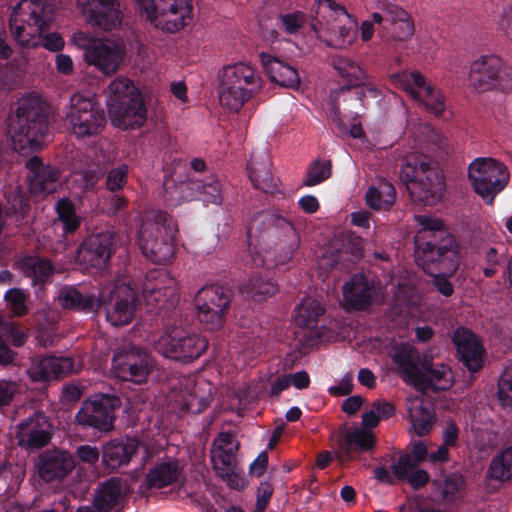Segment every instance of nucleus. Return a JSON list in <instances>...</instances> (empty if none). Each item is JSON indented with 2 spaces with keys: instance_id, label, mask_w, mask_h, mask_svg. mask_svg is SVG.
<instances>
[{
  "instance_id": "obj_1",
  "label": "nucleus",
  "mask_w": 512,
  "mask_h": 512,
  "mask_svg": "<svg viewBox=\"0 0 512 512\" xmlns=\"http://www.w3.org/2000/svg\"><path fill=\"white\" fill-rule=\"evenodd\" d=\"M288 243V259L298 250L300 237L291 220L275 212L258 213L247 227L248 254L244 260L246 266H263L266 255L280 242Z\"/></svg>"
},
{
  "instance_id": "obj_2",
  "label": "nucleus",
  "mask_w": 512,
  "mask_h": 512,
  "mask_svg": "<svg viewBox=\"0 0 512 512\" xmlns=\"http://www.w3.org/2000/svg\"><path fill=\"white\" fill-rule=\"evenodd\" d=\"M51 14V5L43 0H21L9 19L15 41L25 48L42 46L51 52L61 51L65 41L60 34L53 32L43 35L50 28Z\"/></svg>"
},
{
  "instance_id": "obj_3",
  "label": "nucleus",
  "mask_w": 512,
  "mask_h": 512,
  "mask_svg": "<svg viewBox=\"0 0 512 512\" xmlns=\"http://www.w3.org/2000/svg\"><path fill=\"white\" fill-rule=\"evenodd\" d=\"M419 223L430 239L416 242L417 262H437L445 274L456 273L460 264V250L456 239L446 231L442 220L421 216Z\"/></svg>"
},
{
  "instance_id": "obj_4",
  "label": "nucleus",
  "mask_w": 512,
  "mask_h": 512,
  "mask_svg": "<svg viewBox=\"0 0 512 512\" xmlns=\"http://www.w3.org/2000/svg\"><path fill=\"white\" fill-rule=\"evenodd\" d=\"M219 79V102L234 113L239 112L263 86V80L256 68L244 62L223 67Z\"/></svg>"
},
{
  "instance_id": "obj_5",
  "label": "nucleus",
  "mask_w": 512,
  "mask_h": 512,
  "mask_svg": "<svg viewBox=\"0 0 512 512\" xmlns=\"http://www.w3.org/2000/svg\"><path fill=\"white\" fill-rule=\"evenodd\" d=\"M108 89L107 105L112 124L122 130L143 126L147 120V108L134 83L126 77H118Z\"/></svg>"
},
{
  "instance_id": "obj_6",
  "label": "nucleus",
  "mask_w": 512,
  "mask_h": 512,
  "mask_svg": "<svg viewBox=\"0 0 512 512\" xmlns=\"http://www.w3.org/2000/svg\"><path fill=\"white\" fill-rule=\"evenodd\" d=\"M400 176L413 201L426 206L441 201L445 190L443 176L424 157H407Z\"/></svg>"
},
{
  "instance_id": "obj_7",
  "label": "nucleus",
  "mask_w": 512,
  "mask_h": 512,
  "mask_svg": "<svg viewBox=\"0 0 512 512\" xmlns=\"http://www.w3.org/2000/svg\"><path fill=\"white\" fill-rule=\"evenodd\" d=\"M9 131L19 141L37 149L48 131V113L45 102L37 94L22 97L10 118Z\"/></svg>"
},
{
  "instance_id": "obj_8",
  "label": "nucleus",
  "mask_w": 512,
  "mask_h": 512,
  "mask_svg": "<svg viewBox=\"0 0 512 512\" xmlns=\"http://www.w3.org/2000/svg\"><path fill=\"white\" fill-rule=\"evenodd\" d=\"M333 67L345 82L330 93L331 113L335 118L340 117V98L348 95L357 104L362 97L376 98L380 95V91L375 86L366 84L367 73L356 61L344 56L335 57Z\"/></svg>"
},
{
  "instance_id": "obj_9",
  "label": "nucleus",
  "mask_w": 512,
  "mask_h": 512,
  "mask_svg": "<svg viewBox=\"0 0 512 512\" xmlns=\"http://www.w3.org/2000/svg\"><path fill=\"white\" fill-rule=\"evenodd\" d=\"M174 222L166 212H159L154 223H142L138 246L151 262L165 264L174 256Z\"/></svg>"
},
{
  "instance_id": "obj_10",
  "label": "nucleus",
  "mask_w": 512,
  "mask_h": 512,
  "mask_svg": "<svg viewBox=\"0 0 512 512\" xmlns=\"http://www.w3.org/2000/svg\"><path fill=\"white\" fill-rule=\"evenodd\" d=\"M468 179L475 193L490 205L508 185L510 172L508 167L497 159L478 157L469 164Z\"/></svg>"
},
{
  "instance_id": "obj_11",
  "label": "nucleus",
  "mask_w": 512,
  "mask_h": 512,
  "mask_svg": "<svg viewBox=\"0 0 512 512\" xmlns=\"http://www.w3.org/2000/svg\"><path fill=\"white\" fill-rule=\"evenodd\" d=\"M157 29L175 33L192 20V0H134Z\"/></svg>"
},
{
  "instance_id": "obj_12",
  "label": "nucleus",
  "mask_w": 512,
  "mask_h": 512,
  "mask_svg": "<svg viewBox=\"0 0 512 512\" xmlns=\"http://www.w3.org/2000/svg\"><path fill=\"white\" fill-rule=\"evenodd\" d=\"M340 13L346 14L345 8L333 0H316L311 8V28L316 33H327L320 38L330 47L342 49L353 43L356 32L351 27L337 25L332 21Z\"/></svg>"
},
{
  "instance_id": "obj_13",
  "label": "nucleus",
  "mask_w": 512,
  "mask_h": 512,
  "mask_svg": "<svg viewBox=\"0 0 512 512\" xmlns=\"http://www.w3.org/2000/svg\"><path fill=\"white\" fill-rule=\"evenodd\" d=\"M120 406L121 399L115 394H94L81 403L75 415L76 424L84 430L109 433L115 427V413Z\"/></svg>"
},
{
  "instance_id": "obj_14",
  "label": "nucleus",
  "mask_w": 512,
  "mask_h": 512,
  "mask_svg": "<svg viewBox=\"0 0 512 512\" xmlns=\"http://www.w3.org/2000/svg\"><path fill=\"white\" fill-rule=\"evenodd\" d=\"M65 124L77 138L85 139L101 133L106 124V116L104 110L92 99L75 93L66 107Z\"/></svg>"
},
{
  "instance_id": "obj_15",
  "label": "nucleus",
  "mask_w": 512,
  "mask_h": 512,
  "mask_svg": "<svg viewBox=\"0 0 512 512\" xmlns=\"http://www.w3.org/2000/svg\"><path fill=\"white\" fill-rule=\"evenodd\" d=\"M208 340L179 327H170L155 343V349L166 358L190 363L200 358L208 348Z\"/></svg>"
},
{
  "instance_id": "obj_16",
  "label": "nucleus",
  "mask_w": 512,
  "mask_h": 512,
  "mask_svg": "<svg viewBox=\"0 0 512 512\" xmlns=\"http://www.w3.org/2000/svg\"><path fill=\"white\" fill-rule=\"evenodd\" d=\"M155 367L156 361L148 351L136 345L119 347L112 357L115 377L136 385L147 383Z\"/></svg>"
},
{
  "instance_id": "obj_17",
  "label": "nucleus",
  "mask_w": 512,
  "mask_h": 512,
  "mask_svg": "<svg viewBox=\"0 0 512 512\" xmlns=\"http://www.w3.org/2000/svg\"><path fill=\"white\" fill-rule=\"evenodd\" d=\"M232 296L231 289L221 285H207L197 292L194 298L197 318L206 329L213 331L222 327Z\"/></svg>"
},
{
  "instance_id": "obj_18",
  "label": "nucleus",
  "mask_w": 512,
  "mask_h": 512,
  "mask_svg": "<svg viewBox=\"0 0 512 512\" xmlns=\"http://www.w3.org/2000/svg\"><path fill=\"white\" fill-rule=\"evenodd\" d=\"M75 44L81 48L84 61L106 75L117 71L122 61V51L114 43L87 37L83 32L73 36Z\"/></svg>"
},
{
  "instance_id": "obj_19",
  "label": "nucleus",
  "mask_w": 512,
  "mask_h": 512,
  "mask_svg": "<svg viewBox=\"0 0 512 512\" xmlns=\"http://www.w3.org/2000/svg\"><path fill=\"white\" fill-rule=\"evenodd\" d=\"M137 300V291L130 284L116 282L107 296L101 295L107 321L115 327L129 324L134 318Z\"/></svg>"
},
{
  "instance_id": "obj_20",
  "label": "nucleus",
  "mask_w": 512,
  "mask_h": 512,
  "mask_svg": "<svg viewBox=\"0 0 512 512\" xmlns=\"http://www.w3.org/2000/svg\"><path fill=\"white\" fill-rule=\"evenodd\" d=\"M372 19L379 25V33L387 40L404 41L414 33V24L408 13L398 5L379 3L378 11L372 14Z\"/></svg>"
},
{
  "instance_id": "obj_21",
  "label": "nucleus",
  "mask_w": 512,
  "mask_h": 512,
  "mask_svg": "<svg viewBox=\"0 0 512 512\" xmlns=\"http://www.w3.org/2000/svg\"><path fill=\"white\" fill-rule=\"evenodd\" d=\"M395 79L404 91L415 100L423 103L428 112L435 116L442 115L446 108L444 96L440 91H436L432 85L427 83L420 72L399 73L395 75Z\"/></svg>"
},
{
  "instance_id": "obj_22",
  "label": "nucleus",
  "mask_w": 512,
  "mask_h": 512,
  "mask_svg": "<svg viewBox=\"0 0 512 512\" xmlns=\"http://www.w3.org/2000/svg\"><path fill=\"white\" fill-rule=\"evenodd\" d=\"M143 296L147 305L160 315L174 310L179 302L176 281L166 272H159L155 279L145 281Z\"/></svg>"
},
{
  "instance_id": "obj_23",
  "label": "nucleus",
  "mask_w": 512,
  "mask_h": 512,
  "mask_svg": "<svg viewBox=\"0 0 512 512\" xmlns=\"http://www.w3.org/2000/svg\"><path fill=\"white\" fill-rule=\"evenodd\" d=\"M115 251V233L103 231L89 236L79 247L78 260L91 268L104 270Z\"/></svg>"
},
{
  "instance_id": "obj_24",
  "label": "nucleus",
  "mask_w": 512,
  "mask_h": 512,
  "mask_svg": "<svg viewBox=\"0 0 512 512\" xmlns=\"http://www.w3.org/2000/svg\"><path fill=\"white\" fill-rule=\"evenodd\" d=\"M344 309L365 311L374 305L379 297L375 281L362 273L354 274L343 285Z\"/></svg>"
},
{
  "instance_id": "obj_25",
  "label": "nucleus",
  "mask_w": 512,
  "mask_h": 512,
  "mask_svg": "<svg viewBox=\"0 0 512 512\" xmlns=\"http://www.w3.org/2000/svg\"><path fill=\"white\" fill-rule=\"evenodd\" d=\"M51 438L52 425L43 412L34 413L18 425V445L28 451L45 447Z\"/></svg>"
},
{
  "instance_id": "obj_26",
  "label": "nucleus",
  "mask_w": 512,
  "mask_h": 512,
  "mask_svg": "<svg viewBox=\"0 0 512 512\" xmlns=\"http://www.w3.org/2000/svg\"><path fill=\"white\" fill-rule=\"evenodd\" d=\"M271 166L267 149L253 151L247 164L249 179L254 188L274 195L277 199H285L286 193L278 188Z\"/></svg>"
},
{
  "instance_id": "obj_27",
  "label": "nucleus",
  "mask_w": 512,
  "mask_h": 512,
  "mask_svg": "<svg viewBox=\"0 0 512 512\" xmlns=\"http://www.w3.org/2000/svg\"><path fill=\"white\" fill-rule=\"evenodd\" d=\"M375 441L372 432L344 424L336 434L337 456L342 460L355 459L360 454L371 451Z\"/></svg>"
},
{
  "instance_id": "obj_28",
  "label": "nucleus",
  "mask_w": 512,
  "mask_h": 512,
  "mask_svg": "<svg viewBox=\"0 0 512 512\" xmlns=\"http://www.w3.org/2000/svg\"><path fill=\"white\" fill-rule=\"evenodd\" d=\"M397 367V373L407 384L415 387L417 381H422V372L425 371L427 357L409 343L396 344L390 355Z\"/></svg>"
},
{
  "instance_id": "obj_29",
  "label": "nucleus",
  "mask_w": 512,
  "mask_h": 512,
  "mask_svg": "<svg viewBox=\"0 0 512 512\" xmlns=\"http://www.w3.org/2000/svg\"><path fill=\"white\" fill-rule=\"evenodd\" d=\"M459 360L471 372H479L484 366L485 349L481 340L468 328L458 327L452 335Z\"/></svg>"
},
{
  "instance_id": "obj_30",
  "label": "nucleus",
  "mask_w": 512,
  "mask_h": 512,
  "mask_svg": "<svg viewBox=\"0 0 512 512\" xmlns=\"http://www.w3.org/2000/svg\"><path fill=\"white\" fill-rule=\"evenodd\" d=\"M139 446V440L129 436L114 438L106 442L102 447L101 454L104 469L113 473L129 465Z\"/></svg>"
},
{
  "instance_id": "obj_31",
  "label": "nucleus",
  "mask_w": 512,
  "mask_h": 512,
  "mask_svg": "<svg viewBox=\"0 0 512 512\" xmlns=\"http://www.w3.org/2000/svg\"><path fill=\"white\" fill-rule=\"evenodd\" d=\"M37 468L40 478L45 482L62 480L74 468V460L67 451L54 448L39 455Z\"/></svg>"
},
{
  "instance_id": "obj_32",
  "label": "nucleus",
  "mask_w": 512,
  "mask_h": 512,
  "mask_svg": "<svg viewBox=\"0 0 512 512\" xmlns=\"http://www.w3.org/2000/svg\"><path fill=\"white\" fill-rule=\"evenodd\" d=\"M502 60L495 55H483L470 66L469 82L478 91H487L499 84Z\"/></svg>"
},
{
  "instance_id": "obj_33",
  "label": "nucleus",
  "mask_w": 512,
  "mask_h": 512,
  "mask_svg": "<svg viewBox=\"0 0 512 512\" xmlns=\"http://www.w3.org/2000/svg\"><path fill=\"white\" fill-rule=\"evenodd\" d=\"M184 479V471L179 461L177 459H168L157 462L149 468L140 488L160 490L183 483Z\"/></svg>"
},
{
  "instance_id": "obj_34",
  "label": "nucleus",
  "mask_w": 512,
  "mask_h": 512,
  "mask_svg": "<svg viewBox=\"0 0 512 512\" xmlns=\"http://www.w3.org/2000/svg\"><path fill=\"white\" fill-rule=\"evenodd\" d=\"M181 194L182 199H199L206 203L219 205L222 203V189L218 178L211 174L205 179L192 177L188 182L182 183L176 187Z\"/></svg>"
},
{
  "instance_id": "obj_35",
  "label": "nucleus",
  "mask_w": 512,
  "mask_h": 512,
  "mask_svg": "<svg viewBox=\"0 0 512 512\" xmlns=\"http://www.w3.org/2000/svg\"><path fill=\"white\" fill-rule=\"evenodd\" d=\"M26 167L29 169L28 180L31 193L48 195L57 190L60 176L58 169L44 165L37 156L31 157L27 161Z\"/></svg>"
},
{
  "instance_id": "obj_36",
  "label": "nucleus",
  "mask_w": 512,
  "mask_h": 512,
  "mask_svg": "<svg viewBox=\"0 0 512 512\" xmlns=\"http://www.w3.org/2000/svg\"><path fill=\"white\" fill-rule=\"evenodd\" d=\"M74 370V360L69 357L46 356L32 362L28 375L33 382H49Z\"/></svg>"
},
{
  "instance_id": "obj_37",
  "label": "nucleus",
  "mask_w": 512,
  "mask_h": 512,
  "mask_svg": "<svg viewBox=\"0 0 512 512\" xmlns=\"http://www.w3.org/2000/svg\"><path fill=\"white\" fill-rule=\"evenodd\" d=\"M86 14L92 26L111 31L121 21L120 3L118 0H88Z\"/></svg>"
},
{
  "instance_id": "obj_38",
  "label": "nucleus",
  "mask_w": 512,
  "mask_h": 512,
  "mask_svg": "<svg viewBox=\"0 0 512 512\" xmlns=\"http://www.w3.org/2000/svg\"><path fill=\"white\" fill-rule=\"evenodd\" d=\"M58 298L62 308L84 314L96 313L102 307L101 296L75 286L63 287Z\"/></svg>"
},
{
  "instance_id": "obj_39",
  "label": "nucleus",
  "mask_w": 512,
  "mask_h": 512,
  "mask_svg": "<svg viewBox=\"0 0 512 512\" xmlns=\"http://www.w3.org/2000/svg\"><path fill=\"white\" fill-rule=\"evenodd\" d=\"M261 62L271 82L287 88L299 87L300 76L290 64L267 53L261 54Z\"/></svg>"
},
{
  "instance_id": "obj_40",
  "label": "nucleus",
  "mask_w": 512,
  "mask_h": 512,
  "mask_svg": "<svg viewBox=\"0 0 512 512\" xmlns=\"http://www.w3.org/2000/svg\"><path fill=\"white\" fill-rule=\"evenodd\" d=\"M453 385L452 370L444 364H433L428 358L422 381H417L415 388L419 391H446Z\"/></svg>"
},
{
  "instance_id": "obj_41",
  "label": "nucleus",
  "mask_w": 512,
  "mask_h": 512,
  "mask_svg": "<svg viewBox=\"0 0 512 512\" xmlns=\"http://www.w3.org/2000/svg\"><path fill=\"white\" fill-rule=\"evenodd\" d=\"M408 454L401 455L391 465L396 479L400 482H407L414 490H419L429 482L427 471L418 468Z\"/></svg>"
},
{
  "instance_id": "obj_42",
  "label": "nucleus",
  "mask_w": 512,
  "mask_h": 512,
  "mask_svg": "<svg viewBox=\"0 0 512 512\" xmlns=\"http://www.w3.org/2000/svg\"><path fill=\"white\" fill-rule=\"evenodd\" d=\"M480 267L486 278H493L502 269V279L506 280L505 272L509 271L508 266L512 264V256H509L507 249L503 246H489L483 248L480 253Z\"/></svg>"
},
{
  "instance_id": "obj_43",
  "label": "nucleus",
  "mask_w": 512,
  "mask_h": 512,
  "mask_svg": "<svg viewBox=\"0 0 512 512\" xmlns=\"http://www.w3.org/2000/svg\"><path fill=\"white\" fill-rule=\"evenodd\" d=\"M122 479L111 477L99 484L93 498V507L97 512H111L121 497Z\"/></svg>"
},
{
  "instance_id": "obj_44",
  "label": "nucleus",
  "mask_w": 512,
  "mask_h": 512,
  "mask_svg": "<svg viewBox=\"0 0 512 512\" xmlns=\"http://www.w3.org/2000/svg\"><path fill=\"white\" fill-rule=\"evenodd\" d=\"M278 291V285L271 278L255 274L239 286L240 294L245 298H250L255 302L265 301Z\"/></svg>"
},
{
  "instance_id": "obj_45",
  "label": "nucleus",
  "mask_w": 512,
  "mask_h": 512,
  "mask_svg": "<svg viewBox=\"0 0 512 512\" xmlns=\"http://www.w3.org/2000/svg\"><path fill=\"white\" fill-rule=\"evenodd\" d=\"M18 264L22 273L32 279L33 284L47 283L54 273L52 262L37 255H25L19 259Z\"/></svg>"
},
{
  "instance_id": "obj_46",
  "label": "nucleus",
  "mask_w": 512,
  "mask_h": 512,
  "mask_svg": "<svg viewBox=\"0 0 512 512\" xmlns=\"http://www.w3.org/2000/svg\"><path fill=\"white\" fill-rule=\"evenodd\" d=\"M237 452V445L234 447H216L211 451V462L213 468L217 471L218 475L227 481L230 487L233 485L232 477L235 476V455Z\"/></svg>"
},
{
  "instance_id": "obj_47",
  "label": "nucleus",
  "mask_w": 512,
  "mask_h": 512,
  "mask_svg": "<svg viewBox=\"0 0 512 512\" xmlns=\"http://www.w3.org/2000/svg\"><path fill=\"white\" fill-rule=\"evenodd\" d=\"M408 419L413 431L422 437L431 431L436 422V414L430 406H424L422 403H413L408 408Z\"/></svg>"
},
{
  "instance_id": "obj_48",
  "label": "nucleus",
  "mask_w": 512,
  "mask_h": 512,
  "mask_svg": "<svg viewBox=\"0 0 512 512\" xmlns=\"http://www.w3.org/2000/svg\"><path fill=\"white\" fill-rule=\"evenodd\" d=\"M325 312L321 303L310 297L302 299L296 307L294 321L299 327L315 328Z\"/></svg>"
},
{
  "instance_id": "obj_49",
  "label": "nucleus",
  "mask_w": 512,
  "mask_h": 512,
  "mask_svg": "<svg viewBox=\"0 0 512 512\" xmlns=\"http://www.w3.org/2000/svg\"><path fill=\"white\" fill-rule=\"evenodd\" d=\"M486 475L489 479L501 483L512 480V445L492 458Z\"/></svg>"
},
{
  "instance_id": "obj_50",
  "label": "nucleus",
  "mask_w": 512,
  "mask_h": 512,
  "mask_svg": "<svg viewBox=\"0 0 512 512\" xmlns=\"http://www.w3.org/2000/svg\"><path fill=\"white\" fill-rule=\"evenodd\" d=\"M57 217L63 225V233L65 235L75 233L81 223L82 217L76 213V206L67 197L60 198L55 206Z\"/></svg>"
},
{
  "instance_id": "obj_51",
  "label": "nucleus",
  "mask_w": 512,
  "mask_h": 512,
  "mask_svg": "<svg viewBox=\"0 0 512 512\" xmlns=\"http://www.w3.org/2000/svg\"><path fill=\"white\" fill-rule=\"evenodd\" d=\"M433 484L441 495L442 500L450 503L462 496L465 480L462 475L451 473L442 479L434 480Z\"/></svg>"
},
{
  "instance_id": "obj_52",
  "label": "nucleus",
  "mask_w": 512,
  "mask_h": 512,
  "mask_svg": "<svg viewBox=\"0 0 512 512\" xmlns=\"http://www.w3.org/2000/svg\"><path fill=\"white\" fill-rule=\"evenodd\" d=\"M332 174L330 160H315L307 168L303 186L313 187L329 179Z\"/></svg>"
},
{
  "instance_id": "obj_53",
  "label": "nucleus",
  "mask_w": 512,
  "mask_h": 512,
  "mask_svg": "<svg viewBox=\"0 0 512 512\" xmlns=\"http://www.w3.org/2000/svg\"><path fill=\"white\" fill-rule=\"evenodd\" d=\"M497 399L502 407H512V360L504 366L499 375Z\"/></svg>"
},
{
  "instance_id": "obj_54",
  "label": "nucleus",
  "mask_w": 512,
  "mask_h": 512,
  "mask_svg": "<svg viewBox=\"0 0 512 512\" xmlns=\"http://www.w3.org/2000/svg\"><path fill=\"white\" fill-rule=\"evenodd\" d=\"M129 168L127 164H121L108 171L105 181L106 189L110 193L121 192L128 183Z\"/></svg>"
},
{
  "instance_id": "obj_55",
  "label": "nucleus",
  "mask_w": 512,
  "mask_h": 512,
  "mask_svg": "<svg viewBox=\"0 0 512 512\" xmlns=\"http://www.w3.org/2000/svg\"><path fill=\"white\" fill-rule=\"evenodd\" d=\"M418 264L427 269L433 266L437 271V274L434 276V286L436 287L437 291L445 297H450L453 295L454 286L448 280V278L452 277L455 273L449 275L445 274L437 262H418Z\"/></svg>"
},
{
  "instance_id": "obj_56",
  "label": "nucleus",
  "mask_w": 512,
  "mask_h": 512,
  "mask_svg": "<svg viewBox=\"0 0 512 512\" xmlns=\"http://www.w3.org/2000/svg\"><path fill=\"white\" fill-rule=\"evenodd\" d=\"M4 299L10 305V310L14 316L21 317L28 313L27 295L22 289L11 288L7 290Z\"/></svg>"
},
{
  "instance_id": "obj_57",
  "label": "nucleus",
  "mask_w": 512,
  "mask_h": 512,
  "mask_svg": "<svg viewBox=\"0 0 512 512\" xmlns=\"http://www.w3.org/2000/svg\"><path fill=\"white\" fill-rule=\"evenodd\" d=\"M5 334L12 346L15 348H20L28 340L30 331L28 328L20 325L19 323L10 322L5 326Z\"/></svg>"
},
{
  "instance_id": "obj_58",
  "label": "nucleus",
  "mask_w": 512,
  "mask_h": 512,
  "mask_svg": "<svg viewBox=\"0 0 512 512\" xmlns=\"http://www.w3.org/2000/svg\"><path fill=\"white\" fill-rule=\"evenodd\" d=\"M109 215H120L124 213L127 208L129 201L121 192L111 193L106 199Z\"/></svg>"
},
{
  "instance_id": "obj_59",
  "label": "nucleus",
  "mask_w": 512,
  "mask_h": 512,
  "mask_svg": "<svg viewBox=\"0 0 512 512\" xmlns=\"http://www.w3.org/2000/svg\"><path fill=\"white\" fill-rule=\"evenodd\" d=\"M273 486L271 483L265 481L261 482L257 489V500L255 504L254 512H265L271 497L273 495Z\"/></svg>"
},
{
  "instance_id": "obj_60",
  "label": "nucleus",
  "mask_w": 512,
  "mask_h": 512,
  "mask_svg": "<svg viewBox=\"0 0 512 512\" xmlns=\"http://www.w3.org/2000/svg\"><path fill=\"white\" fill-rule=\"evenodd\" d=\"M280 20L289 34L296 33L304 25V15L300 12L283 14Z\"/></svg>"
},
{
  "instance_id": "obj_61",
  "label": "nucleus",
  "mask_w": 512,
  "mask_h": 512,
  "mask_svg": "<svg viewBox=\"0 0 512 512\" xmlns=\"http://www.w3.org/2000/svg\"><path fill=\"white\" fill-rule=\"evenodd\" d=\"M366 97H362V100L357 104L354 103V100L346 95L343 98H340V117L339 119L335 118L333 114L330 112V115L334 121L341 122L342 121V112H346L351 117L358 116V111L356 110L360 106H364V99ZM329 110L331 111V106L329 105Z\"/></svg>"
},
{
  "instance_id": "obj_62",
  "label": "nucleus",
  "mask_w": 512,
  "mask_h": 512,
  "mask_svg": "<svg viewBox=\"0 0 512 512\" xmlns=\"http://www.w3.org/2000/svg\"><path fill=\"white\" fill-rule=\"evenodd\" d=\"M17 85L16 70L8 64L0 66V88L3 90H12Z\"/></svg>"
},
{
  "instance_id": "obj_63",
  "label": "nucleus",
  "mask_w": 512,
  "mask_h": 512,
  "mask_svg": "<svg viewBox=\"0 0 512 512\" xmlns=\"http://www.w3.org/2000/svg\"><path fill=\"white\" fill-rule=\"evenodd\" d=\"M353 389V376L347 373L341 381L328 389V392L332 396H346L350 394Z\"/></svg>"
},
{
  "instance_id": "obj_64",
  "label": "nucleus",
  "mask_w": 512,
  "mask_h": 512,
  "mask_svg": "<svg viewBox=\"0 0 512 512\" xmlns=\"http://www.w3.org/2000/svg\"><path fill=\"white\" fill-rule=\"evenodd\" d=\"M366 204L374 210H388L390 207L384 205V198L377 187H370L365 195Z\"/></svg>"
}]
</instances>
